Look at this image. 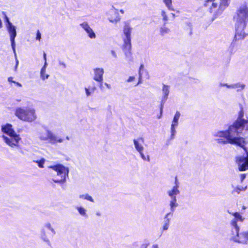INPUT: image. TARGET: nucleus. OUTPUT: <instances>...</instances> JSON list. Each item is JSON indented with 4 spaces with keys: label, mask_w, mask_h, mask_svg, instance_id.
Segmentation results:
<instances>
[{
    "label": "nucleus",
    "mask_w": 248,
    "mask_h": 248,
    "mask_svg": "<svg viewBox=\"0 0 248 248\" xmlns=\"http://www.w3.org/2000/svg\"><path fill=\"white\" fill-rule=\"evenodd\" d=\"M244 113L242 110L239 113V118L235 120L233 124L230 125L227 130L217 132L215 135L217 139L216 140L219 144H231L241 147L245 151L246 148V140L244 138L239 136L245 127V130L248 131V119H241Z\"/></svg>",
    "instance_id": "1"
},
{
    "label": "nucleus",
    "mask_w": 248,
    "mask_h": 248,
    "mask_svg": "<svg viewBox=\"0 0 248 248\" xmlns=\"http://www.w3.org/2000/svg\"><path fill=\"white\" fill-rule=\"evenodd\" d=\"M233 19L236 22L235 35L232 43V45L234 46L236 42L243 40L248 35V32L244 31L248 22V7L247 4L239 7Z\"/></svg>",
    "instance_id": "2"
},
{
    "label": "nucleus",
    "mask_w": 248,
    "mask_h": 248,
    "mask_svg": "<svg viewBox=\"0 0 248 248\" xmlns=\"http://www.w3.org/2000/svg\"><path fill=\"white\" fill-rule=\"evenodd\" d=\"M132 27L128 21H125L124 23L123 32L125 37L123 38V45L122 48L124 53L125 57L129 61L132 60V45L131 42V34L132 31Z\"/></svg>",
    "instance_id": "3"
},
{
    "label": "nucleus",
    "mask_w": 248,
    "mask_h": 248,
    "mask_svg": "<svg viewBox=\"0 0 248 248\" xmlns=\"http://www.w3.org/2000/svg\"><path fill=\"white\" fill-rule=\"evenodd\" d=\"M1 131L3 133L10 137V138H8L4 135H3L2 137L7 145L12 147L18 145L19 141L21 140V138L19 135L16 133L11 124L7 123L5 125H2Z\"/></svg>",
    "instance_id": "4"
},
{
    "label": "nucleus",
    "mask_w": 248,
    "mask_h": 248,
    "mask_svg": "<svg viewBox=\"0 0 248 248\" xmlns=\"http://www.w3.org/2000/svg\"><path fill=\"white\" fill-rule=\"evenodd\" d=\"M14 114L20 120L29 123L36 119L35 110L30 107H17L15 109Z\"/></svg>",
    "instance_id": "5"
},
{
    "label": "nucleus",
    "mask_w": 248,
    "mask_h": 248,
    "mask_svg": "<svg viewBox=\"0 0 248 248\" xmlns=\"http://www.w3.org/2000/svg\"><path fill=\"white\" fill-rule=\"evenodd\" d=\"M48 168L51 169L57 172L58 176L61 177V179L56 180L55 182H64L66 177L68 176L69 170L62 164H57L54 166H50Z\"/></svg>",
    "instance_id": "6"
},
{
    "label": "nucleus",
    "mask_w": 248,
    "mask_h": 248,
    "mask_svg": "<svg viewBox=\"0 0 248 248\" xmlns=\"http://www.w3.org/2000/svg\"><path fill=\"white\" fill-rule=\"evenodd\" d=\"M235 162L240 171H245L248 170V153L247 156H237L235 157Z\"/></svg>",
    "instance_id": "7"
},
{
    "label": "nucleus",
    "mask_w": 248,
    "mask_h": 248,
    "mask_svg": "<svg viewBox=\"0 0 248 248\" xmlns=\"http://www.w3.org/2000/svg\"><path fill=\"white\" fill-rule=\"evenodd\" d=\"M212 3V5L210 7L209 11L210 13L213 14V19H215L222 13L223 11L222 9L219 7V5H218L217 2L214 1Z\"/></svg>",
    "instance_id": "8"
},
{
    "label": "nucleus",
    "mask_w": 248,
    "mask_h": 248,
    "mask_svg": "<svg viewBox=\"0 0 248 248\" xmlns=\"http://www.w3.org/2000/svg\"><path fill=\"white\" fill-rule=\"evenodd\" d=\"M94 76L93 79L102 85L103 80L104 70L102 68H95L94 69Z\"/></svg>",
    "instance_id": "9"
},
{
    "label": "nucleus",
    "mask_w": 248,
    "mask_h": 248,
    "mask_svg": "<svg viewBox=\"0 0 248 248\" xmlns=\"http://www.w3.org/2000/svg\"><path fill=\"white\" fill-rule=\"evenodd\" d=\"M8 31L10 34V40L11 42V45L13 48L15 47V38L16 36V29L14 26L12 24H9V26H8Z\"/></svg>",
    "instance_id": "10"
},
{
    "label": "nucleus",
    "mask_w": 248,
    "mask_h": 248,
    "mask_svg": "<svg viewBox=\"0 0 248 248\" xmlns=\"http://www.w3.org/2000/svg\"><path fill=\"white\" fill-rule=\"evenodd\" d=\"M80 26L84 29V30L88 34V36L90 38H94L95 34L92 28L90 27L87 22H83L80 24Z\"/></svg>",
    "instance_id": "11"
},
{
    "label": "nucleus",
    "mask_w": 248,
    "mask_h": 248,
    "mask_svg": "<svg viewBox=\"0 0 248 248\" xmlns=\"http://www.w3.org/2000/svg\"><path fill=\"white\" fill-rule=\"evenodd\" d=\"M175 185L173 187L172 189L168 192L169 195L171 198L175 197L176 195L179 193V191L178 189V183L176 176L175 177Z\"/></svg>",
    "instance_id": "12"
},
{
    "label": "nucleus",
    "mask_w": 248,
    "mask_h": 248,
    "mask_svg": "<svg viewBox=\"0 0 248 248\" xmlns=\"http://www.w3.org/2000/svg\"><path fill=\"white\" fill-rule=\"evenodd\" d=\"M120 17L119 13L116 11L111 12L108 17V20L110 22L116 23L120 20Z\"/></svg>",
    "instance_id": "13"
},
{
    "label": "nucleus",
    "mask_w": 248,
    "mask_h": 248,
    "mask_svg": "<svg viewBox=\"0 0 248 248\" xmlns=\"http://www.w3.org/2000/svg\"><path fill=\"white\" fill-rule=\"evenodd\" d=\"M248 241V231L240 233L239 239H237V243L247 244Z\"/></svg>",
    "instance_id": "14"
},
{
    "label": "nucleus",
    "mask_w": 248,
    "mask_h": 248,
    "mask_svg": "<svg viewBox=\"0 0 248 248\" xmlns=\"http://www.w3.org/2000/svg\"><path fill=\"white\" fill-rule=\"evenodd\" d=\"M180 113L178 111H177L176 112V113L175 114V115L173 117V124H172L171 125V133H172V135H174V133L175 132L174 126L177 125L178 121L179 118L180 117Z\"/></svg>",
    "instance_id": "15"
},
{
    "label": "nucleus",
    "mask_w": 248,
    "mask_h": 248,
    "mask_svg": "<svg viewBox=\"0 0 248 248\" xmlns=\"http://www.w3.org/2000/svg\"><path fill=\"white\" fill-rule=\"evenodd\" d=\"M235 228H232L231 233V239L237 243V239H239V228L237 230L236 232H235Z\"/></svg>",
    "instance_id": "16"
},
{
    "label": "nucleus",
    "mask_w": 248,
    "mask_h": 248,
    "mask_svg": "<svg viewBox=\"0 0 248 248\" xmlns=\"http://www.w3.org/2000/svg\"><path fill=\"white\" fill-rule=\"evenodd\" d=\"M47 139L49 140V141L52 143H56L57 142H62V139H57L56 137L52 134H49L47 136Z\"/></svg>",
    "instance_id": "17"
},
{
    "label": "nucleus",
    "mask_w": 248,
    "mask_h": 248,
    "mask_svg": "<svg viewBox=\"0 0 248 248\" xmlns=\"http://www.w3.org/2000/svg\"><path fill=\"white\" fill-rule=\"evenodd\" d=\"M46 64H47V63L46 62H45L44 63V66L42 67V68L41 69V71H40L41 77L43 80H45L49 77V75L46 74Z\"/></svg>",
    "instance_id": "18"
},
{
    "label": "nucleus",
    "mask_w": 248,
    "mask_h": 248,
    "mask_svg": "<svg viewBox=\"0 0 248 248\" xmlns=\"http://www.w3.org/2000/svg\"><path fill=\"white\" fill-rule=\"evenodd\" d=\"M247 189V186L245 187L237 186L232 191V194L237 193L239 194L241 191H244Z\"/></svg>",
    "instance_id": "19"
},
{
    "label": "nucleus",
    "mask_w": 248,
    "mask_h": 248,
    "mask_svg": "<svg viewBox=\"0 0 248 248\" xmlns=\"http://www.w3.org/2000/svg\"><path fill=\"white\" fill-rule=\"evenodd\" d=\"M229 5V0H220L219 7L223 11Z\"/></svg>",
    "instance_id": "20"
},
{
    "label": "nucleus",
    "mask_w": 248,
    "mask_h": 248,
    "mask_svg": "<svg viewBox=\"0 0 248 248\" xmlns=\"http://www.w3.org/2000/svg\"><path fill=\"white\" fill-rule=\"evenodd\" d=\"M134 144L135 146V148L138 151V152L143 157V155L142 153V152L143 151V147L141 145H140V144L139 143L138 141L136 140H134Z\"/></svg>",
    "instance_id": "21"
},
{
    "label": "nucleus",
    "mask_w": 248,
    "mask_h": 248,
    "mask_svg": "<svg viewBox=\"0 0 248 248\" xmlns=\"http://www.w3.org/2000/svg\"><path fill=\"white\" fill-rule=\"evenodd\" d=\"M232 216L234 217L235 219H237V221L242 222L244 220V218L238 212L230 213Z\"/></svg>",
    "instance_id": "22"
},
{
    "label": "nucleus",
    "mask_w": 248,
    "mask_h": 248,
    "mask_svg": "<svg viewBox=\"0 0 248 248\" xmlns=\"http://www.w3.org/2000/svg\"><path fill=\"white\" fill-rule=\"evenodd\" d=\"M170 32L169 28L166 27H161L160 29V34L161 36H164Z\"/></svg>",
    "instance_id": "23"
},
{
    "label": "nucleus",
    "mask_w": 248,
    "mask_h": 248,
    "mask_svg": "<svg viewBox=\"0 0 248 248\" xmlns=\"http://www.w3.org/2000/svg\"><path fill=\"white\" fill-rule=\"evenodd\" d=\"M34 162L38 164L39 168H43L44 167V165L45 162V159L44 158H42L40 160H36Z\"/></svg>",
    "instance_id": "24"
},
{
    "label": "nucleus",
    "mask_w": 248,
    "mask_h": 248,
    "mask_svg": "<svg viewBox=\"0 0 248 248\" xmlns=\"http://www.w3.org/2000/svg\"><path fill=\"white\" fill-rule=\"evenodd\" d=\"M170 206L171 207V210L173 212L174 211V208L177 206L175 197H173L172 200L170 202Z\"/></svg>",
    "instance_id": "25"
},
{
    "label": "nucleus",
    "mask_w": 248,
    "mask_h": 248,
    "mask_svg": "<svg viewBox=\"0 0 248 248\" xmlns=\"http://www.w3.org/2000/svg\"><path fill=\"white\" fill-rule=\"evenodd\" d=\"M169 215V213H168L165 216V218L166 219V222L165 223V224H164V225L163 226V230H167L169 228L170 220H169V219L167 218Z\"/></svg>",
    "instance_id": "26"
},
{
    "label": "nucleus",
    "mask_w": 248,
    "mask_h": 248,
    "mask_svg": "<svg viewBox=\"0 0 248 248\" xmlns=\"http://www.w3.org/2000/svg\"><path fill=\"white\" fill-rule=\"evenodd\" d=\"M237 219H233L231 222V224L233 227L232 228H235L236 232L238 230V228H239L237 225Z\"/></svg>",
    "instance_id": "27"
},
{
    "label": "nucleus",
    "mask_w": 248,
    "mask_h": 248,
    "mask_svg": "<svg viewBox=\"0 0 248 248\" xmlns=\"http://www.w3.org/2000/svg\"><path fill=\"white\" fill-rule=\"evenodd\" d=\"M79 198H81V199H84L87 200H88V201H90L91 202H93V200L92 198V197L91 196H89L88 194L80 195L79 196Z\"/></svg>",
    "instance_id": "28"
},
{
    "label": "nucleus",
    "mask_w": 248,
    "mask_h": 248,
    "mask_svg": "<svg viewBox=\"0 0 248 248\" xmlns=\"http://www.w3.org/2000/svg\"><path fill=\"white\" fill-rule=\"evenodd\" d=\"M77 209L80 214H81V215H82L83 216H86V210L84 208H83L82 207H78Z\"/></svg>",
    "instance_id": "29"
},
{
    "label": "nucleus",
    "mask_w": 248,
    "mask_h": 248,
    "mask_svg": "<svg viewBox=\"0 0 248 248\" xmlns=\"http://www.w3.org/2000/svg\"><path fill=\"white\" fill-rule=\"evenodd\" d=\"M161 15L163 17V20L164 21V25H165L167 23V21L168 20V16L166 12L164 11H162L161 12Z\"/></svg>",
    "instance_id": "30"
},
{
    "label": "nucleus",
    "mask_w": 248,
    "mask_h": 248,
    "mask_svg": "<svg viewBox=\"0 0 248 248\" xmlns=\"http://www.w3.org/2000/svg\"><path fill=\"white\" fill-rule=\"evenodd\" d=\"M90 89L89 88H85L86 93L87 96L90 95L91 94V93H93L95 91V87H94L92 88L91 89V92L90 91Z\"/></svg>",
    "instance_id": "31"
},
{
    "label": "nucleus",
    "mask_w": 248,
    "mask_h": 248,
    "mask_svg": "<svg viewBox=\"0 0 248 248\" xmlns=\"http://www.w3.org/2000/svg\"><path fill=\"white\" fill-rule=\"evenodd\" d=\"M164 2L166 4V6L169 9H171L172 6V0H163Z\"/></svg>",
    "instance_id": "32"
},
{
    "label": "nucleus",
    "mask_w": 248,
    "mask_h": 248,
    "mask_svg": "<svg viewBox=\"0 0 248 248\" xmlns=\"http://www.w3.org/2000/svg\"><path fill=\"white\" fill-rule=\"evenodd\" d=\"M163 91L166 96H167L169 93V86L167 85H164L163 87Z\"/></svg>",
    "instance_id": "33"
},
{
    "label": "nucleus",
    "mask_w": 248,
    "mask_h": 248,
    "mask_svg": "<svg viewBox=\"0 0 248 248\" xmlns=\"http://www.w3.org/2000/svg\"><path fill=\"white\" fill-rule=\"evenodd\" d=\"M3 14L4 15V19H5V21L8 24V26H9V24H12L10 21H9V18L7 17V16H6V15L5 14V13L3 12Z\"/></svg>",
    "instance_id": "34"
},
{
    "label": "nucleus",
    "mask_w": 248,
    "mask_h": 248,
    "mask_svg": "<svg viewBox=\"0 0 248 248\" xmlns=\"http://www.w3.org/2000/svg\"><path fill=\"white\" fill-rule=\"evenodd\" d=\"M41 38V34L39 30L37 31L36 39L37 40L40 41Z\"/></svg>",
    "instance_id": "35"
},
{
    "label": "nucleus",
    "mask_w": 248,
    "mask_h": 248,
    "mask_svg": "<svg viewBox=\"0 0 248 248\" xmlns=\"http://www.w3.org/2000/svg\"><path fill=\"white\" fill-rule=\"evenodd\" d=\"M142 82V74H139V80L136 86L139 85Z\"/></svg>",
    "instance_id": "36"
},
{
    "label": "nucleus",
    "mask_w": 248,
    "mask_h": 248,
    "mask_svg": "<svg viewBox=\"0 0 248 248\" xmlns=\"http://www.w3.org/2000/svg\"><path fill=\"white\" fill-rule=\"evenodd\" d=\"M135 78L134 77H129L127 79V81L128 82H132L135 80Z\"/></svg>",
    "instance_id": "37"
},
{
    "label": "nucleus",
    "mask_w": 248,
    "mask_h": 248,
    "mask_svg": "<svg viewBox=\"0 0 248 248\" xmlns=\"http://www.w3.org/2000/svg\"><path fill=\"white\" fill-rule=\"evenodd\" d=\"M216 0H204L205 3L204 4V6H207V3L208 2H213Z\"/></svg>",
    "instance_id": "38"
},
{
    "label": "nucleus",
    "mask_w": 248,
    "mask_h": 248,
    "mask_svg": "<svg viewBox=\"0 0 248 248\" xmlns=\"http://www.w3.org/2000/svg\"><path fill=\"white\" fill-rule=\"evenodd\" d=\"M143 68H144L143 64H140V68H139V74H141V71L143 69Z\"/></svg>",
    "instance_id": "39"
},
{
    "label": "nucleus",
    "mask_w": 248,
    "mask_h": 248,
    "mask_svg": "<svg viewBox=\"0 0 248 248\" xmlns=\"http://www.w3.org/2000/svg\"><path fill=\"white\" fill-rule=\"evenodd\" d=\"M162 110H163V105L161 104L160 107V115L158 116V118H160L161 117V116L162 115Z\"/></svg>",
    "instance_id": "40"
},
{
    "label": "nucleus",
    "mask_w": 248,
    "mask_h": 248,
    "mask_svg": "<svg viewBox=\"0 0 248 248\" xmlns=\"http://www.w3.org/2000/svg\"><path fill=\"white\" fill-rule=\"evenodd\" d=\"M245 177H246L245 174H241V175H240L241 181L242 182L245 179Z\"/></svg>",
    "instance_id": "41"
},
{
    "label": "nucleus",
    "mask_w": 248,
    "mask_h": 248,
    "mask_svg": "<svg viewBox=\"0 0 248 248\" xmlns=\"http://www.w3.org/2000/svg\"><path fill=\"white\" fill-rule=\"evenodd\" d=\"M13 78L12 77H9L8 78V81L10 82H14L16 83V82L13 80Z\"/></svg>",
    "instance_id": "42"
},
{
    "label": "nucleus",
    "mask_w": 248,
    "mask_h": 248,
    "mask_svg": "<svg viewBox=\"0 0 248 248\" xmlns=\"http://www.w3.org/2000/svg\"><path fill=\"white\" fill-rule=\"evenodd\" d=\"M43 57H44V59L45 60V62L46 63V55L45 52H44V53H43Z\"/></svg>",
    "instance_id": "43"
},
{
    "label": "nucleus",
    "mask_w": 248,
    "mask_h": 248,
    "mask_svg": "<svg viewBox=\"0 0 248 248\" xmlns=\"http://www.w3.org/2000/svg\"><path fill=\"white\" fill-rule=\"evenodd\" d=\"M47 227L48 228H49V229H50L52 231H53V229H51V225L50 224H48L46 225Z\"/></svg>",
    "instance_id": "44"
},
{
    "label": "nucleus",
    "mask_w": 248,
    "mask_h": 248,
    "mask_svg": "<svg viewBox=\"0 0 248 248\" xmlns=\"http://www.w3.org/2000/svg\"><path fill=\"white\" fill-rule=\"evenodd\" d=\"M44 240L48 243V244H49V241L48 239H46L45 238H44Z\"/></svg>",
    "instance_id": "45"
},
{
    "label": "nucleus",
    "mask_w": 248,
    "mask_h": 248,
    "mask_svg": "<svg viewBox=\"0 0 248 248\" xmlns=\"http://www.w3.org/2000/svg\"><path fill=\"white\" fill-rule=\"evenodd\" d=\"M153 248H158V246L157 245H153Z\"/></svg>",
    "instance_id": "46"
},
{
    "label": "nucleus",
    "mask_w": 248,
    "mask_h": 248,
    "mask_svg": "<svg viewBox=\"0 0 248 248\" xmlns=\"http://www.w3.org/2000/svg\"><path fill=\"white\" fill-rule=\"evenodd\" d=\"M192 33V29L190 28V32H189V35H191Z\"/></svg>",
    "instance_id": "47"
},
{
    "label": "nucleus",
    "mask_w": 248,
    "mask_h": 248,
    "mask_svg": "<svg viewBox=\"0 0 248 248\" xmlns=\"http://www.w3.org/2000/svg\"><path fill=\"white\" fill-rule=\"evenodd\" d=\"M105 85L107 86V87L108 88H110V86L107 83H106Z\"/></svg>",
    "instance_id": "48"
},
{
    "label": "nucleus",
    "mask_w": 248,
    "mask_h": 248,
    "mask_svg": "<svg viewBox=\"0 0 248 248\" xmlns=\"http://www.w3.org/2000/svg\"><path fill=\"white\" fill-rule=\"evenodd\" d=\"M96 215H97V216H100V215H101V213H96Z\"/></svg>",
    "instance_id": "49"
},
{
    "label": "nucleus",
    "mask_w": 248,
    "mask_h": 248,
    "mask_svg": "<svg viewBox=\"0 0 248 248\" xmlns=\"http://www.w3.org/2000/svg\"><path fill=\"white\" fill-rule=\"evenodd\" d=\"M16 84L17 85H19V86H21V84L20 83H18V82L16 83Z\"/></svg>",
    "instance_id": "50"
},
{
    "label": "nucleus",
    "mask_w": 248,
    "mask_h": 248,
    "mask_svg": "<svg viewBox=\"0 0 248 248\" xmlns=\"http://www.w3.org/2000/svg\"><path fill=\"white\" fill-rule=\"evenodd\" d=\"M242 208H243V209H246V207H245L244 206H243V207H242Z\"/></svg>",
    "instance_id": "51"
}]
</instances>
